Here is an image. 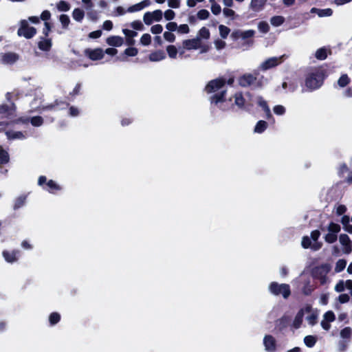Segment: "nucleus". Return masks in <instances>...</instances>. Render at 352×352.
<instances>
[{"mask_svg":"<svg viewBox=\"0 0 352 352\" xmlns=\"http://www.w3.org/2000/svg\"><path fill=\"white\" fill-rule=\"evenodd\" d=\"M226 85V79L219 77L210 80L205 87L204 91L207 94L214 93L210 97V102L212 104L216 105L222 111H228L226 107L227 90L223 89Z\"/></svg>","mask_w":352,"mask_h":352,"instance_id":"1","label":"nucleus"},{"mask_svg":"<svg viewBox=\"0 0 352 352\" xmlns=\"http://www.w3.org/2000/svg\"><path fill=\"white\" fill-rule=\"evenodd\" d=\"M327 69L323 66L316 67L305 75V87L302 91L312 92L320 88L324 84V80L327 78Z\"/></svg>","mask_w":352,"mask_h":352,"instance_id":"2","label":"nucleus"},{"mask_svg":"<svg viewBox=\"0 0 352 352\" xmlns=\"http://www.w3.org/2000/svg\"><path fill=\"white\" fill-rule=\"evenodd\" d=\"M258 73L245 74L239 78V85L242 87H253L254 88H261L263 85V76L257 78Z\"/></svg>","mask_w":352,"mask_h":352,"instance_id":"3","label":"nucleus"},{"mask_svg":"<svg viewBox=\"0 0 352 352\" xmlns=\"http://www.w3.org/2000/svg\"><path fill=\"white\" fill-rule=\"evenodd\" d=\"M255 31L254 30H248L245 31H241L240 30H234L232 32L230 36L232 40L237 41L241 38L243 42L242 46L250 47L254 44V38Z\"/></svg>","mask_w":352,"mask_h":352,"instance_id":"4","label":"nucleus"},{"mask_svg":"<svg viewBox=\"0 0 352 352\" xmlns=\"http://www.w3.org/2000/svg\"><path fill=\"white\" fill-rule=\"evenodd\" d=\"M269 290L274 296L282 295L285 299H287L291 295L290 286L286 283L272 282L269 285Z\"/></svg>","mask_w":352,"mask_h":352,"instance_id":"5","label":"nucleus"},{"mask_svg":"<svg viewBox=\"0 0 352 352\" xmlns=\"http://www.w3.org/2000/svg\"><path fill=\"white\" fill-rule=\"evenodd\" d=\"M36 29L34 27L30 26L26 20H21L20 27L17 30V35L19 36H23L27 39H30L36 34Z\"/></svg>","mask_w":352,"mask_h":352,"instance_id":"6","label":"nucleus"},{"mask_svg":"<svg viewBox=\"0 0 352 352\" xmlns=\"http://www.w3.org/2000/svg\"><path fill=\"white\" fill-rule=\"evenodd\" d=\"M38 184L50 193H54L56 191H58L61 189L60 186L54 180L50 179L47 182V177L44 175H41L38 177Z\"/></svg>","mask_w":352,"mask_h":352,"instance_id":"7","label":"nucleus"},{"mask_svg":"<svg viewBox=\"0 0 352 352\" xmlns=\"http://www.w3.org/2000/svg\"><path fill=\"white\" fill-rule=\"evenodd\" d=\"M330 270L329 264H322L313 269V275L315 277L319 278L322 284L325 283L327 274Z\"/></svg>","mask_w":352,"mask_h":352,"instance_id":"8","label":"nucleus"},{"mask_svg":"<svg viewBox=\"0 0 352 352\" xmlns=\"http://www.w3.org/2000/svg\"><path fill=\"white\" fill-rule=\"evenodd\" d=\"M19 59V55L15 52H6L0 54V61L4 65H13Z\"/></svg>","mask_w":352,"mask_h":352,"instance_id":"9","label":"nucleus"},{"mask_svg":"<svg viewBox=\"0 0 352 352\" xmlns=\"http://www.w3.org/2000/svg\"><path fill=\"white\" fill-rule=\"evenodd\" d=\"M234 99V102L231 104L230 106L225 104L226 107L230 109H233L234 106H236L239 109L245 110V99L243 97V93L241 91H239L234 94L233 96Z\"/></svg>","mask_w":352,"mask_h":352,"instance_id":"10","label":"nucleus"},{"mask_svg":"<svg viewBox=\"0 0 352 352\" xmlns=\"http://www.w3.org/2000/svg\"><path fill=\"white\" fill-rule=\"evenodd\" d=\"M84 54L91 60H99L104 57V51L101 48L90 49L87 48L84 51Z\"/></svg>","mask_w":352,"mask_h":352,"instance_id":"11","label":"nucleus"},{"mask_svg":"<svg viewBox=\"0 0 352 352\" xmlns=\"http://www.w3.org/2000/svg\"><path fill=\"white\" fill-rule=\"evenodd\" d=\"M16 111V105L13 102L10 104H3L0 105V114L5 118H10L14 115Z\"/></svg>","mask_w":352,"mask_h":352,"instance_id":"12","label":"nucleus"},{"mask_svg":"<svg viewBox=\"0 0 352 352\" xmlns=\"http://www.w3.org/2000/svg\"><path fill=\"white\" fill-rule=\"evenodd\" d=\"M201 47V41L199 38H194L191 39H186L182 42V47L184 50H198Z\"/></svg>","mask_w":352,"mask_h":352,"instance_id":"13","label":"nucleus"},{"mask_svg":"<svg viewBox=\"0 0 352 352\" xmlns=\"http://www.w3.org/2000/svg\"><path fill=\"white\" fill-rule=\"evenodd\" d=\"M265 349L268 352H275L276 350V341L272 335H265L263 338Z\"/></svg>","mask_w":352,"mask_h":352,"instance_id":"14","label":"nucleus"},{"mask_svg":"<svg viewBox=\"0 0 352 352\" xmlns=\"http://www.w3.org/2000/svg\"><path fill=\"white\" fill-rule=\"evenodd\" d=\"M340 243L344 246V252L349 254L352 252V241L346 234H341L339 237Z\"/></svg>","mask_w":352,"mask_h":352,"instance_id":"15","label":"nucleus"},{"mask_svg":"<svg viewBox=\"0 0 352 352\" xmlns=\"http://www.w3.org/2000/svg\"><path fill=\"white\" fill-rule=\"evenodd\" d=\"M20 252L18 250H14L11 252L8 250H3L2 255L8 263H14L18 261Z\"/></svg>","mask_w":352,"mask_h":352,"instance_id":"16","label":"nucleus"},{"mask_svg":"<svg viewBox=\"0 0 352 352\" xmlns=\"http://www.w3.org/2000/svg\"><path fill=\"white\" fill-rule=\"evenodd\" d=\"M282 57H272L265 60L261 65L263 70H267L279 65Z\"/></svg>","mask_w":352,"mask_h":352,"instance_id":"17","label":"nucleus"},{"mask_svg":"<svg viewBox=\"0 0 352 352\" xmlns=\"http://www.w3.org/2000/svg\"><path fill=\"white\" fill-rule=\"evenodd\" d=\"M52 39L47 37H41V41L38 43V47L44 52L50 50L52 47Z\"/></svg>","mask_w":352,"mask_h":352,"instance_id":"18","label":"nucleus"},{"mask_svg":"<svg viewBox=\"0 0 352 352\" xmlns=\"http://www.w3.org/2000/svg\"><path fill=\"white\" fill-rule=\"evenodd\" d=\"M289 322L290 318L287 316H283L276 321V327L279 331H283L288 327Z\"/></svg>","mask_w":352,"mask_h":352,"instance_id":"19","label":"nucleus"},{"mask_svg":"<svg viewBox=\"0 0 352 352\" xmlns=\"http://www.w3.org/2000/svg\"><path fill=\"white\" fill-rule=\"evenodd\" d=\"M106 42L110 46L120 47L124 43V39L120 36H111L107 38Z\"/></svg>","mask_w":352,"mask_h":352,"instance_id":"20","label":"nucleus"},{"mask_svg":"<svg viewBox=\"0 0 352 352\" xmlns=\"http://www.w3.org/2000/svg\"><path fill=\"white\" fill-rule=\"evenodd\" d=\"M150 4H151L150 0H143L142 1H141L138 3H136L135 5H133L129 7L127 9V11L129 12H138V11L142 10L145 7L150 6Z\"/></svg>","mask_w":352,"mask_h":352,"instance_id":"21","label":"nucleus"},{"mask_svg":"<svg viewBox=\"0 0 352 352\" xmlns=\"http://www.w3.org/2000/svg\"><path fill=\"white\" fill-rule=\"evenodd\" d=\"M165 58L166 54L162 50L153 52L148 56L149 60L151 62L160 61L162 60H164Z\"/></svg>","mask_w":352,"mask_h":352,"instance_id":"22","label":"nucleus"},{"mask_svg":"<svg viewBox=\"0 0 352 352\" xmlns=\"http://www.w3.org/2000/svg\"><path fill=\"white\" fill-rule=\"evenodd\" d=\"M311 13L317 14L320 17L330 16L333 14V10L331 8L319 9L317 8H312Z\"/></svg>","mask_w":352,"mask_h":352,"instance_id":"23","label":"nucleus"},{"mask_svg":"<svg viewBox=\"0 0 352 352\" xmlns=\"http://www.w3.org/2000/svg\"><path fill=\"white\" fill-rule=\"evenodd\" d=\"M303 316H304V311L302 309H300L298 313L296 314L295 318L294 320L292 326L295 329H298L300 327L302 321H303Z\"/></svg>","mask_w":352,"mask_h":352,"instance_id":"24","label":"nucleus"},{"mask_svg":"<svg viewBox=\"0 0 352 352\" xmlns=\"http://www.w3.org/2000/svg\"><path fill=\"white\" fill-rule=\"evenodd\" d=\"M60 105L64 106V107H61L60 109H64L69 106V103L56 99L54 101L53 103L46 106L45 109H49V110H53V109H55L56 108V107L60 106Z\"/></svg>","mask_w":352,"mask_h":352,"instance_id":"25","label":"nucleus"},{"mask_svg":"<svg viewBox=\"0 0 352 352\" xmlns=\"http://www.w3.org/2000/svg\"><path fill=\"white\" fill-rule=\"evenodd\" d=\"M267 0H252L250 6L254 11H259L263 9Z\"/></svg>","mask_w":352,"mask_h":352,"instance_id":"26","label":"nucleus"},{"mask_svg":"<svg viewBox=\"0 0 352 352\" xmlns=\"http://www.w3.org/2000/svg\"><path fill=\"white\" fill-rule=\"evenodd\" d=\"M268 124L266 121L264 120H259L257 122L254 131L257 133H263L267 128Z\"/></svg>","mask_w":352,"mask_h":352,"instance_id":"27","label":"nucleus"},{"mask_svg":"<svg viewBox=\"0 0 352 352\" xmlns=\"http://www.w3.org/2000/svg\"><path fill=\"white\" fill-rule=\"evenodd\" d=\"M6 135L9 140L23 139L25 135L21 131H6Z\"/></svg>","mask_w":352,"mask_h":352,"instance_id":"28","label":"nucleus"},{"mask_svg":"<svg viewBox=\"0 0 352 352\" xmlns=\"http://www.w3.org/2000/svg\"><path fill=\"white\" fill-rule=\"evenodd\" d=\"M210 33L209 30L206 27H202L198 32L197 36L196 38H199L200 41L201 39L208 40L210 38Z\"/></svg>","mask_w":352,"mask_h":352,"instance_id":"29","label":"nucleus"},{"mask_svg":"<svg viewBox=\"0 0 352 352\" xmlns=\"http://www.w3.org/2000/svg\"><path fill=\"white\" fill-rule=\"evenodd\" d=\"M351 82V79L346 74H342L338 80L340 87H345Z\"/></svg>","mask_w":352,"mask_h":352,"instance_id":"30","label":"nucleus"},{"mask_svg":"<svg viewBox=\"0 0 352 352\" xmlns=\"http://www.w3.org/2000/svg\"><path fill=\"white\" fill-rule=\"evenodd\" d=\"M84 16H85V12L82 10H81L80 8H75L73 10L72 16H73L74 19L76 20V21H78V22L82 21V20L84 18Z\"/></svg>","mask_w":352,"mask_h":352,"instance_id":"31","label":"nucleus"},{"mask_svg":"<svg viewBox=\"0 0 352 352\" xmlns=\"http://www.w3.org/2000/svg\"><path fill=\"white\" fill-rule=\"evenodd\" d=\"M60 320V315L58 312H52L49 316V322L51 326L58 323Z\"/></svg>","mask_w":352,"mask_h":352,"instance_id":"32","label":"nucleus"},{"mask_svg":"<svg viewBox=\"0 0 352 352\" xmlns=\"http://www.w3.org/2000/svg\"><path fill=\"white\" fill-rule=\"evenodd\" d=\"M26 200V196L25 195H21L19 197H17L14 201V210H17L20 208H21L25 203Z\"/></svg>","mask_w":352,"mask_h":352,"instance_id":"33","label":"nucleus"},{"mask_svg":"<svg viewBox=\"0 0 352 352\" xmlns=\"http://www.w3.org/2000/svg\"><path fill=\"white\" fill-rule=\"evenodd\" d=\"M317 342V339L314 336H307L304 338V342L307 347H313Z\"/></svg>","mask_w":352,"mask_h":352,"instance_id":"34","label":"nucleus"},{"mask_svg":"<svg viewBox=\"0 0 352 352\" xmlns=\"http://www.w3.org/2000/svg\"><path fill=\"white\" fill-rule=\"evenodd\" d=\"M57 9L60 12H67L70 9V4L63 0L60 1L57 5Z\"/></svg>","mask_w":352,"mask_h":352,"instance_id":"35","label":"nucleus"},{"mask_svg":"<svg viewBox=\"0 0 352 352\" xmlns=\"http://www.w3.org/2000/svg\"><path fill=\"white\" fill-rule=\"evenodd\" d=\"M315 56L318 60H323L326 59L327 57V50L324 47L319 48L317 50Z\"/></svg>","mask_w":352,"mask_h":352,"instance_id":"36","label":"nucleus"},{"mask_svg":"<svg viewBox=\"0 0 352 352\" xmlns=\"http://www.w3.org/2000/svg\"><path fill=\"white\" fill-rule=\"evenodd\" d=\"M10 157L8 153L3 149L0 148V164H6L9 162Z\"/></svg>","mask_w":352,"mask_h":352,"instance_id":"37","label":"nucleus"},{"mask_svg":"<svg viewBox=\"0 0 352 352\" xmlns=\"http://www.w3.org/2000/svg\"><path fill=\"white\" fill-rule=\"evenodd\" d=\"M285 21V19L282 16H274L270 19L272 25L278 27L281 25Z\"/></svg>","mask_w":352,"mask_h":352,"instance_id":"38","label":"nucleus"},{"mask_svg":"<svg viewBox=\"0 0 352 352\" xmlns=\"http://www.w3.org/2000/svg\"><path fill=\"white\" fill-rule=\"evenodd\" d=\"M219 30L222 38H226L230 32V29L224 25H220L219 26Z\"/></svg>","mask_w":352,"mask_h":352,"instance_id":"39","label":"nucleus"},{"mask_svg":"<svg viewBox=\"0 0 352 352\" xmlns=\"http://www.w3.org/2000/svg\"><path fill=\"white\" fill-rule=\"evenodd\" d=\"M346 265V261L344 259H339L336 263L335 267L336 272H340L344 270Z\"/></svg>","mask_w":352,"mask_h":352,"instance_id":"40","label":"nucleus"},{"mask_svg":"<svg viewBox=\"0 0 352 352\" xmlns=\"http://www.w3.org/2000/svg\"><path fill=\"white\" fill-rule=\"evenodd\" d=\"M327 229L329 232L338 234V233L340 231L341 228L339 224L334 222H330Z\"/></svg>","mask_w":352,"mask_h":352,"instance_id":"41","label":"nucleus"},{"mask_svg":"<svg viewBox=\"0 0 352 352\" xmlns=\"http://www.w3.org/2000/svg\"><path fill=\"white\" fill-rule=\"evenodd\" d=\"M258 29L261 32L266 34L270 31V28L266 21H262L258 23Z\"/></svg>","mask_w":352,"mask_h":352,"instance_id":"42","label":"nucleus"},{"mask_svg":"<svg viewBox=\"0 0 352 352\" xmlns=\"http://www.w3.org/2000/svg\"><path fill=\"white\" fill-rule=\"evenodd\" d=\"M31 124L34 126H40L43 124V118L41 116H34L30 120Z\"/></svg>","mask_w":352,"mask_h":352,"instance_id":"43","label":"nucleus"},{"mask_svg":"<svg viewBox=\"0 0 352 352\" xmlns=\"http://www.w3.org/2000/svg\"><path fill=\"white\" fill-rule=\"evenodd\" d=\"M167 53L170 58H175L177 54V50L175 45H168L166 47Z\"/></svg>","mask_w":352,"mask_h":352,"instance_id":"44","label":"nucleus"},{"mask_svg":"<svg viewBox=\"0 0 352 352\" xmlns=\"http://www.w3.org/2000/svg\"><path fill=\"white\" fill-rule=\"evenodd\" d=\"M338 239V234L329 232L324 236V240L328 243H333Z\"/></svg>","mask_w":352,"mask_h":352,"instance_id":"45","label":"nucleus"},{"mask_svg":"<svg viewBox=\"0 0 352 352\" xmlns=\"http://www.w3.org/2000/svg\"><path fill=\"white\" fill-rule=\"evenodd\" d=\"M210 2L212 3L211 6V11L214 15H217L220 14L221 11V6L217 4L214 0H210Z\"/></svg>","mask_w":352,"mask_h":352,"instance_id":"46","label":"nucleus"},{"mask_svg":"<svg viewBox=\"0 0 352 352\" xmlns=\"http://www.w3.org/2000/svg\"><path fill=\"white\" fill-rule=\"evenodd\" d=\"M140 43L143 45H149L151 43V36L149 34H144L140 38Z\"/></svg>","mask_w":352,"mask_h":352,"instance_id":"47","label":"nucleus"},{"mask_svg":"<svg viewBox=\"0 0 352 352\" xmlns=\"http://www.w3.org/2000/svg\"><path fill=\"white\" fill-rule=\"evenodd\" d=\"M124 54L127 56H135L138 54V50L134 47H129L125 49Z\"/></svg>","mask_w":352,"mask_h":352,"instance_id":"48","label":"nucleus"},{"mask_svg":"<svg viewBox=\"0 0 352 352\" xmlns=\"http://www.w3.org/2000/svg\"><path fill=\"white\" fill-rule=\"evenodd\" d=\"M60 22L61 23L63 27L64 28H67L70 19L69 17L67 14H61L59 17Z\"/></svg>","mask_w":352,"mask_h":352,"instance_id":"49","label":"nucleus"},{"mask_svg":"<svg viewBox=\"0 0 352 352\" xmlns=\"http://www.w3.org/2000/svg\"><path fill=\"white\" fill-rule=\"evenodd\" d=\"M257 104L263 109V111L267 110V109L270 108L267 101H265L262 96H258L257 98Z\"/></svg>","mask_w":352,"mask_h":352,"instance_id":"50","label":"nucleus"},{"mask_svg":"<svg viewBox=\"0 0 352 352\" xmlns=\"http://www.w3.org/2000/svg\"><path fill=\"white\" fill-rule=\"evenodd\" d=\"M52 28V25L51 23L48 21L44 22V28L43 29V34L44 37H48L50 32H51Z\"/></svg>","mask_w":352,"mask_h":352,"instance_id":"51","label":"nucleus"},{"mask_svg":"<svg viewBox=\"0 0 352 352\" xmlns=\"http://www.w3.org/2000/svg\"><path fill=\"white\" fill-rule=\"evenodd\" d=\"M197 16L199 20H206L209 17L210 13L207 10L202 9L198 11Z\"/></svg>","mask_w":352,"mask_h":352,"instance_id":"52","label":"nucleus"},{"mask_svg":"<svg viewBox=\"0 0 352 352\" xmlns=\"http://www.w3.org/2000/svg\"><path fill=\"white\" fill-rule=\"evenodd\" d=\"M323 317H324V320L329 322H333L336 320V316L332 311H327L324 314Z\"/></svg>","mask_w":352,"mask_h":352,"instance_id":"53","label":"nucleus"},{"mask_svg":"<svg viewBox=\"0 0 352 352\" xmlns=\"http://www.w3.org/2000/svg\"><path fill=\"white\" fill-rule=\"evenodd\" d=\"M352 331L350 327H344L340 331V336L343 338H349L351 336Z\"/></svg>","mask_w":352,"mask_h":352,"instance_id":"54","label":"nucleus"},{"mask_svg":"<svg viewBox=\"0 0 352 352\" xmlns=\"http://www.w3.org/2000/svg\"><path fill=\"white\" fill-rule=\"evenodd\" d=\"M151 14H152V17L155 21H160L162 19L163 13L160 10H156L151 12Z\"/></svg>","mask_w":352,"mask_h":352,"instance_id":"55","label":"nucleus"},{"mask_svg":"<svg viewBox=\"0 0 352 352\" xmlns=\"http://www.w3.org/2000/svg\"><path fill=\"white\" fill-rule=\"evenodd\" d=\"M163 31V27L160 24H156L151 28V32L153 34H159Z\"/></svg>","mask_w":352,"mask_h":352,"instance_id":"56","label":"nucleus"},{"mask_svg":"<svg viewBox=\"0 0 352 352\" xmlns=\"http://www.w3.org/2000/svg\"><path fill=\"white\" fill-rule=\"evenodd\" d=\"M143 20L145 24L147 25H151L154 21L150 12H147L144 14Z\"/></svg>","mask_w":352,"mask_h":352,"instance_id":"57","label":"nucleus"},{"mask_svg":"<svg viewBox=\"0 0 352 352\" xmlns=\"http://www.w3.org/2000/svg\"><path fill=\"white\" fill-rule=\"evenodd\" d=\"M164 38L166 41L170 43H173L175 41V34L170 32H165L164 33Z\"/></svg>","mask_w":352,"mask_h":352,"instance_id":"58","label":"nucleus"},{"mask_svg":"<svg viewBox=\"0 0 352 352\" xmlns=\"http://www.w3.org/2000/svg\"><path fill=\"white\" fill-rule=\"evenodd\" d=\"M301 244H302V248L305 249H307V248H310L311 245V241L310 238L307 236H303L302 239Z\"/></svg>","mask_w":352,"mask_h":352,"instance_id":"59","label":"nucleus"},{"mask_svg":"<svg viewBox=\"0 0 352 352\" xmlns=\"http://www.w3.org/2000/svg\"><path fill=\"white\" fill-rule=\"evenodd\" d=\"M273 110L274 113L278 116L283 115L285 113V108L282 105H276Z\"/></svg>","mask_w":352,"mask_h":352,"instance_id":"60","label":"nucleus"},{"mask_svg":"<svg viewBox=\"0 0 352 352\" xmlns=\"http://www.w3.org/2000/svg\"><path fill=\"white\" fill-rule=\"evenodd\" d=\"M131 26L136 30H142L144 28V25L141 21L137 20L134 21L131 23Z\"/></svg>","mask_w":352,"mask_h":352,"instance_id":"61","label":"nucleus"},{"mask_svg":"<svg viewBox=\"0 0 352 352\" xmlns=\"http://www.w3.org/2000/svg\"><path fill=\"white\" fill-rule=\"evenodd\" d=\"M177 30L180 34H188L190 32L189 27L187 24H182L179 26L177 25Z\"/></svg>","mask_w":352,"mask_h":352,"instance_id":"62","label":"nucleus"},{"mask_svg":"<svg viewBox=\"0 0 352 352\" xmlns=\"http://www.w3.org/2000/svg\"><path fill=\"white\" fill-rule=\"evenodd\" d=\"M175 13L173 10L168 9L164 12V17L167 21H170L175 18Z\"/></svg>","mask_w":352,"mask_h":352,"instance_id":"63","label":"nucleus"},{"mask_svg":"<svg viewBox=\"0 0 352 352\" xmlns=\"http://www.w3.org/2000/svg\"><path fill=\"white\" fill-rule=\"evenodd\" d=\"M122 32L126 36V38H134L138 35V33L136 32L128 29H123Z\"/></svg>","mask_w":352,"mask_h":352,"instance_id":"64","label":"nucleus"}]
</instances>
